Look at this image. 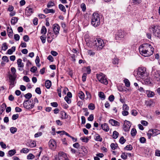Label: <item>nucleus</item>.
<instances>
[{
  "mask_svg": "<svg viewBox=\"0 0 160 160\" xmlns=\"http://www.w3.org/2000/svg\"><path fill=\"white\" fill-rule=\"evenodd\" d=\"M139 50L140 54L145 57H148L152 54L154 51L153 47L148 43H144L140 46Z\"/></svg>",
  "mask_w": 160,
  "mask_h": 160,
  "instance_id": "nucleus-1",
  "label": "nucleus"
},
{
  "mask_svg": "<svg viewBox=\"0 0 160 160\" xmlns=\"http://www.w3.org/2000/svg\"><path fill=\"white\" fill-rule=\"evenodd\" d=\"M136 72L137 74L135 76L137 78L145 79L149 75L146 68L144 67L139 68Z\"/></svg>",
  "mask_w": 160,
  "mask_h": 160,
  "instance_id": "nucleus-2",
  "label": "nucleus"
},
{
  "mask_svg": "<svg viewBox=\"0 0 160 160\" xmlns=\"http://www.w3.org/2000/svg\"><path fill=\"white\" fill-rule=\"evenodd\" d=\"M100 15L97 13L93 14L91 24L94 27H97L100 24Z\"/></svg>",
  "mask_w": 160,
  "mask_h": 160,
  "instance_id": "nucleus-3",
  "label": "nucleus"
},
{
  "mask_svg": "<svg viewBox=\"0 0 160 160\" xmlns=\"http://www.w3.org/2000/svg\"><path fill=\"white\" fill-rule=\"evenodd\" d=\"M92 44L97 50L102 49L104 46V43L102 40L100 39H97L92 42Z\"/></svg>",
  "mask_w": 160,
  "mask_h": 160,
  "instance_id": "nucleus-4",
  "label": "nucleus"
},
{
  "mask_svg": "<svg viewBox=\"0 0 160 160\" xmlns=\"http://www.w3.org/2000/svg\"><path fill=\"white\" fill-rule=\"evenodd\" d=\"M97 78L101 83L107 85L108 84V81L106 76L102 73H100L97 74Z\"/></svg>",
  "mask_w": 160,
  "mask_h": 160,
  "instance_id": "nucleus-5",
  "label": "nucleus"
},
{
  "mask_svg": "<svg viewBox=\"0 0 160 160\" xmlns=\"http://www.w3.org/2000/svg\"><path fill=\"white\" fill-rule=\"evenodd\" d=\"M152 79L155 82H160V71H156L153 72H152Z\"/></svg>",
  "mask_w": 160,
  "mask_h": 160,
  "instance_id": "nucleus-6",
  "label": "nucleus"
},
{
  "mask_svg": "<svg viewBox=\"0 0 160 160\" xmlns=\"http://www.w3.org/2000/svg\"><path fill=\"white\" fill-rule=\"evenodd\" d=\"M152 29L154 36L158 37H160V26L153 25L152 27Z\"/></svg>",
  "mask_w": 160,
  "mask_h": 160,
  "instance_id": "nucleus-7",
  "label": "nucleus"
},
{
  "mask_svg": "<svg viewBox=\"0 0 160 160\" xmlns=\"http://www.w3.org/2000/svg\"><path fill=\"white\" fill-rule=\"evenodd\" d=\"M124 37V33L121 30H119L117 33L115 38L116 40H120Z\"/></svg>",
  "mask_w": 160,
  "mask_h": 160,
  "instance_id": "nucleus-8",
  "label": "nucleus"
},
{
  "mask_svg": "<svg viewBox=\"0 0 160 160\" xmlns=\"http://www.w3.org/2000/svg\"><path fill=\"white\" fill-rule=\"evenodd\" d=\"M131 126L130 122L125 120L124 121L123 127L124 130L126 132L128 131L129 130Z\"/></svg>",
  "mask_w": 160,
  "mask_h": 160,
  "instance_id": "nucleus-9",
  "label": "nucleus"
},
{
  "mask_svg": "<svg viewBox=\"0 0 160 160\" xmlns=\"http://www.w3.org/2000/svg\"><path fill=\"white\" fill-rule=\"evenodd\" d=\"M49 146L51 149L52 150H55L57 146L56 142L53 139L50 140L49 142Z\"/></svg>",
  "mask_w": 160,
  "mask_h": 160,
  "instance_id": "nucleus-10",
  "label": "nucleus"
},
{
  "mask_svg": "<svg viewBox=\"0 0 160 160\" xmlns=\"http://www.w3.org/2000/svg\"><path fill=\"white\" fill-rule=\"evenodd\" d=\"M66 154L63 152H60L58 153V157H56V160H63L66 158Z\"/></svg>",
  "mask_w": 160,
  "mask_h": 160,
  "instance_id": "nucleus-11",
  "label": "nucleus"
},
{
  "mask_svg": "<svg viewBox=\"0 0 160 160\" xmlns=\"http://www.w3.org/2000/svg\"><path fill=\"white\" fill-rule=\"evenodd\" d=\"M17 76L13 75L11 74L9 75L8 78L10 80V85H13L14 84V82Z\"/></svg>",
  "mask_w": 160,
  "mask_h": 160,
  "instance_id": "nucleus-12",
  "label": "nucleus"
},
{
  "mask_svg": "<svg viewBox=\"0 0 160 160\" xmlns=\"http://www.w3.org/2000/svg\"><path fill=\"white\" fill-rule=\"evenodd\" d=\"M60 27L57 24H55L53 26V30L55 35H58L59 32Z\"/></svg>",
  "mask_w": 160,
  "mask_h": 160,
  "instance_id": "nucleus-13",
  "label": "nucleus"
},
{
  "mask_svg": "<svg viewBox=\"0 0 160 160\" xmlns=\"http://www.w3.org/2000/svg\"><path fill=\"white\" fill-rule=\"evenodd\" d=\"M101 127L103 131L105 132H108L109 129L108 124L106 123H104L103 124H101Z\"/></svg>",
  "mask_w": 160,
  "mask_h": 160,
  "instance_id": "nucleus-14",
  "label": "nucleus"
},
{
  "mask_svg": "<svg viewBox=\"0 0 160 160\" xmlns=\"http://www.w3.org/2000/svg\"><path fill=\"white\" fill-rule=\"evenodd\" d=\"M150 132H152L153 137L155 136L160 134V131L157 129H153L150 130Z\"/></svg>",
  "mask_w": 160,
  "mask_h": 160,
  "instance_id": "nucleus-15",
  "label": "nucleus"
},
{
  "mask_svg": "<svg viewBox=\"0 0 160 160\" xmlns=\"http://www.w3.org/2000/svg\"><path fill=\"white\" fill-rule=\"evenodd\" d=\"M33 13L32 9L31 8L27 7L25 10V13L28 16L30 15Z\"/></svg>",
  "mask_w": 160,
  "mask_h": 160,
  "instance_id": "nucleus-16",
  "label": "nucleus"
},
{
  "mask_svg": "<svg viewBox=\"0 0 160 160\" xmlns=\"http://www.w3.org/2000/svg\"><path fill=\"white\" fill-rule=\"evenodd\" d=\"M109 123L112 126H119L120 123L117 121L113 119H110L109 121Z\"/></svg>",
  "mask_w": 160,
  "mask_h": 160,
  "instance_id": "nucleus-17",
  "label": "nucleus"
},
{
  "mask_svg": "<svg viewBox=\"0 0 160 160\" xmlns=\"http://www.w3.org/2000/svg\"><path fill=\"white\" fill-rule=\"evenodd\" d=\"M146 94H147L148 97L151 98L154 96V93L153 92L149 90H147L146 91Z\"/></svg>",
  "mask_w": 160,
  "mask_h": 160,
  "instance_id": "nucleus-18",
  "label": "nucleus"
},
{
  "mask_svg": "<svg viewBox=\"0 0 160 160\" xmlns=\"http://www.w3.org/2000/svg\"><path fill=\"white\" fill-rule=\"evenodd\" d=\"M7 31L8 36L9 37H12V28L8 27L7 28Z\"/></svg>",
  "mask_w": 160,
  "mask_h": 160,
  "instance_id": "nucleus-19",
  "label": "nucleus"
},
{
  "mask_svg": "<svg viewBox=\"0 0 160 160\" xmlns=\"http://www.w3.org/2000/svg\"><path fill=\"white\" fill-rule=\"evenodd\" d=\"M18 17H13L12 18L11 21V24L14 25L18 22Z\"/></svg>",
  "mask_w": 160,
  "mask_h": 160,
  "instance_id": "nucleus-20",
  "label": "nucleus"
},
{
  "mask_svg": "<svg viewBox=\"0 0 160 160\" xmlns=\"http://www.w3.org/2000/svg\"><path fill=\"white\" fill-rule=\"evenodd\" d=\"M51 35H52L53 36V33H51V32H48V33L47 34V35L48 36L47 37V41L48 42H51L53 39V38H51L50 37V36Z\"/></svg>",
  "mask_w": 160,
  "mask_h": 160,
  "instance_id": "nucleus-21",
  "label": "nucleus"
},
{
  "mask_svg": "<svg viewBox=\"0 0 160 160\" xmlns=\"http://www.w3.org/2000/svg\"><path fill=\"white\" fill-rule=\"evenodd\" d=\"M17 64L18 67L22 68L24 67L23 63L22 62V60L20 58H19L17 60Z\"/></svg>",
  "mask_w": 160,
  "mask_h": 160,
  "instance_id": "nucleus-22",
  "label": "nucleus"
},
{
  "mask_svg": "<svg viewBox=\"0 0 160 160\" xmlns=\"http://www.w3.org/2000/svg\"><path fill=\"white\" fill-rule=\"evenodd\" d=\"M94 139L95 140L101 142L102 141V138L100 137V136L98 134H96L94 136Z\"/></svg>",
  "mask_w": 160,
  "mask_h": 160,
  "instance_id": "nucleus-23",
  "label": "nucleus"
},
{
  "mask_svg": "<svg viewBox=\"0 0 160 160\" xmlns=\"http://www.w3.org/2000/svg\"><path fill=\"white\" fill-rule=\"evenodd\" d=\"M33 99H31L29 102L28 104V106L30 107L29 108H28V109H30L32 108H33L34 106V104L33 103Z\"/></svg>",
  "mask_w": 160,
  "mask_h": 160,
  "instance_id": "nucleus-24",
  "label": "nucleus"
},
{
  "mask_svg": "<svg viewBox=\"0 0 160 160\" xmlns=\"http://www.w3.org/2000/svg\"><path fill=\"white\" fill-rule=\"evenodd\" d=\"M45 85L46 88L49 89L51 86V82L49 80H47L45 82Z\"/></svg>",
  "mask_w": 160,
  "mask_h": 160,
  "instance_id": "nucleus-25",
  "label": "nucleus"
},
{
  "mask_svg": "<svg viewBox=\"0 0 160 160\" xmlns=\"http://www.w3.org/2000/svg\"><path fill=\"white\" fill-rule=\"evenodd\" d=\"M28 104L29 100H28L24 101L23 103V106L24 108L28 109V108H29L30 107L28 106Z\"/></svg>",
  "mask_w": 160,
  "mask_h": 160,
  "instance_id": "nucleus-26",
  "label": "nucleus"
},
{
  "mask_svg": "<svg viewBox=\"0 0 160 160\" xmlns=\"http://www.w3.org/2000/svg\"><path fill=\"white\" fill-rule=\"evenodd\" d=\"M28 146L31 148H33L36 146V143L35 141H31L28 143Z\"/></svg>",
  "mask_w": 160,
  "mask_h": 160,
  "instance_id": "nucleus-27",
  "label": "nucleus"
},
{
  "mask_svg": "<svg viewBox=\"0 0 160 160\" xmlns=\"http://www.w3.org/2000/svg\"><path fill=\"white\" fill-rule=\"evenodd\" d=\"M44 12L46 13H54L55 12L53 9L46 8L44 10Z\"/></svg>",
  "mask_w": 160,
  "mask_h": 160,
  "instance_id": "nucleus-28",
  "label": "nucleus"
},
{
  "mask_svg": "<svg viewBox=\"0 0 160 160\" xmlns=\"http://www.w3.org/2000/svg\"><path fill=\"white\" fill-rule=\"evenodd\" d=\"M47 32V29L45 26H42L41 31V32L42 34L45 35Z\"/></svg>",
  "mask_w": 160,
  "mask_h": 160,
  "instance_id": "nucleus-29",
  "label": "nucleus"
},
{
  "mask_svg": "<svg viewBox=\"0 0 160 160\" xmlns=\"http://www.w3.org/2000/svg\"><path fill=\"white\" fill-rule=\"evenodd\" d=\"M61 115L62 116V119H65L68 118V116L67 115L66 113L64 111H61Z\"/></svg>",
  "mask_w": 160,
  "mask_h": 160,
  "instance_id": "nucleus-30",
  "label": "nucleus"
},
{
  "mask_svg": "<svg viewBox=\"0 0 160 160\" xmlns=\"http://www.w3.org/2000/svg\"><path fill=\"white\" fill-rule=\"evenodd\" d=\"M8 47L6 43L4 42L2 44V50L5 51L8 49Z\"/></svg>",
  "mask_w": 160,
  "mask_h": 160,
  "instance_id": "nucleus-31",
  "label": "nucleus"
},
{
  "mask_svg": "<svg viewBox=\"0 0 160 160\" xmlns=\"http://www.w3.org/2000/svg\"><path fill=\"white\" fill-rule=\"evenodd\" d=\"M98 96L101 99H104L105 96L104 93L102 92H100L98 93Z\"/></svg>",
  "mask_w": 160,
  "mask_h": 160,
  "instance_id": "nucleus-32",
  "label": "nucleus"
},
{
  "mask_svg": "<svg viewBox=\"0 0 160 160\" xmlns=\"http://www.w3.org/2000/svg\"><path fill=\"white\" fill-rule=\"evenodd\" d=\"M59 8L62 11L65 12L66 10L65 7L62 4H60L59 5Z\"/></svg>",
  "mask_w": 160,
  "mask_h": 160,
  "instance_id": "nucleus-33",
  "label": "nucleus"
},
{
  "mask_svg": "<svg viewBox=\"0 0 160 160\" xmlns=\"http://www.w3.org/2000/svg\"><path fill=\"white\" fill-rule=\"evenodd\" d=\"M78 96L82 100H83L84 98V94L82 92H80L78 93Z\"/></svg>",
  "mask_w": 160,
  "mask_h": 160,
  "instance_id": "nucleus-34",
  "label": "nucleus"
},
{
  "mask_svg": "<svg viewBox=\"0 0 160 160\" xmlns=\"http://www.w3.org/2000/svg\"><path fill=\"white\" fill-rule=\"evenodd\" d=\"M17 129L16 128L12 127L10 128V131L11 133L14 134L17 132Z\"/></svg>",
  "mask_w": 160,
  "mask_h": 160,
  "instance_id": "nucleus-35",
  "label": "nucleus"
},
{
  "mask_svg": "<svg viewBox=\"0 0 160 160\" xmlns=\"http://www.w3.org/2000/svg\"><path fill=\"white\" fill-rule=\"evenodd\" d=\"M118 132L116 131H114L113 133V138L114 139H116L118 136Z\"/></svg>",
  "mask_w": 160,
  "mask_h": 160,
  "instance_id": "nucleus-36",
  "label": "nucleus"
},
{
  "mask_svg": "<svg viewBox=\"0 0 160 160\" xmlns=\"http://www.w3.org/2000/svg\"><path fill=\"white\" fill-rule=\"evenodd\" d=\"M137 133V131L135 129L132 128L131 131V134L132 136H134L136 135Z\"/></svg>",
  "mask_w": 160,
  "mask_h": 160,
  "instance_id": "nucleus-37",
  "label": "nucleus"
},
{
  "mask_svg": "<svg viewBox=\"0 0 160 160\" xmlns=\"http://www.w3.org/2000/svg\"><path fill=\"white\" fill-rule=\"evenodd\" d=\"M16 152V150H10L8 152V154L10 156H12L14 155Z\"/></svg>",
  "mask_w": 160,
  "mask_h": 160,
  "instance_id": "nucleus-38",
  "label": "nucleus"
},
{
  "mask_svg": "<svg viewBox=\"0 0 160 160\" xmlns=\"http://www.w3.org/2000/svg\"><path fill=\"white\" fill-rule=\"evenodd\" d=\"M29 151V149L26 148H23L21 151V153H28Z\"/></svg>",
  "mask_w": 160,
  "mask_h": 160,
  "instance_id": "nucleus-39",
  "label": "nucleus"
},
{
  "mask_svg": "<svg viewBox=\"0 0 160 160\" xmlns=\"http://www.w3.org/2000/svg\"><path fill=\"white\" fill-rule=\"evenodd\" d=\"M86 95L87 97L86 98V99H90L91 98V94L88 92L86 91Z\"/></svg>",
  "mask_w": 160,
  "mask_h": 160,
  "instance_id": "nucleus-40",
  "label": "nucleus"
},
{
  "mask_svg": "<svg viewBox=\"0 0 160 160\" xmlns=\"http://www.w3.org/2000/svg\"><path fill=\"white\" fill-rule=\"evenodd\" d=\"M125 85L127 87H129L130 85V82L127 79H125L124 80Z\"/></svg>",
  "mask_w": 160,
  "mask_h": 160,
  "instance_id": "nucleus-41",
  "label": "nucleus"
},
{
  "mask_svg": "<svg viewBox=\"0 0 160 160\" xmlns=\"http://www.w3.org/2000/svg\"><path fill=\"white\" fill-rule=\"evenodd\" d=\"M40 38L42 43H45L46 41V37L45 35H43L41 36Z\"/></svg>",
  "mask_w": 160,
  "mask_h": 160,
  "instance_id": "nucleus-42",
  "label": "nucleus"
},
{
  "mask_svg": "<svg viewBox=\"0 0 160 160\" xmlns=\"http://www.w3.org/2000/svg\"><path fill=\"white\" fill-rule=\"evenodd\" d=\"M141 2V0H133L132 1V3L133 4H138Z\"/></svg>",
  "mask_w": 160,
  "mask_h": 160,
  "instance_id": "nucleus-43",
  "label": "nucleus"
},
{
  "mask_svg": "<svg viewBox=\"0 0 160 160\" xmlns=\"http://www.w3.org/2000/svg\"><path fill=\"white\" fill-rule=\"evenodd\" d=\"M132 148V147L131 145H127L124 148V149L127 150H131Z\"/></svg>",
  "mask_w": 160,
  "mask_h": 160,
  "instance_id": "nucleus-44",
  "label": "nucleus"
},
{
  "mask_svg": "<svg viewBox=\"0 0 160 160\" xmlns=\"http://www.w3.org/2000/svg\"><path fill=\"white\" fill-rule=\"evenodd\" d=\"M11 70L12 73V75L17 76L16 74V70L14 68H11Z\"/></svg>",
  "mask_w": 160,
  "mask_h": 160,
  "instance_id": "nucleus-45",
  "label": "nucleus"
},
{
  "mask_svg": "<svg viewBox=\"0 0 160 160\" xmlns=\"http://www.w3.org/2000/svg\"><path fill=\"white\" fill-rule=\"evenodd\" d=\"M88 108L89 109L93 110L95 109L94 105L92 103H90L88 106Z\"/></svg>",
  "mask_w": 160,
  "mask_h": 160,
  "instance_id": "nucleus-46",
  "label": "nucleus"
},
{
  "mask_svg": "<svg viewBox=\"0 0 160 160\" xmlns=\"http://www.w3.org/2000/svg\"><path fill=\"white\" fill-rule=\"evenodd\" d=\"M54 3L53 2H50L48 3L47 5V6L48 8H50L54 6Z\"/></svg>",
  "mask_w": 160,
  "mask_h": 160,
  "instance_id": "nucleus-47",
  "label": "nucleus"
},
{
  "mask_svg": "<svg viewBox=\"0 0 160 160\" xmlns=\"http://www.w3.org/2000/svg\"><path fill=\"white\" fill-rule=\"evenodd\" d=\"M25 98L27 99H29L32 97V94L30 93H28L24 95Z\"/></svg>",
  "mask_w": 160,
  "mask_h": 160,
  "instance_id": "nucleus-48",
  "label": "nucleus"
},
{
  "mask_svg": "<svg viewBox=\"0 0 160 160\" xmlns=\"http://www.w3.org/2000/svg\"><path fill=\"white\" fill-rule=\"evenodd\" d=\"M34 156L32 154L30 153L29 154L27 157V159H32L34 158Z\"/></svg>",
  "mask_w": 160,
  "mask_h": 160,
  "instance_id": "nucleus-49",
  "label": "nucleus"
},
{
  "mask_svg": "<svg viewBox=\"0 0 160 160\" xmlns=\"http://www.w3.org/2000/svg\"><path fill=\"white\" fill-rule=\"evenodd\" d=\"M80 139L83 142H87L89 140V139L87 138L81 137Z\"/></svg>",
  "mask_w": 160,
  "mask_h": 160,
  "instance_id": "nucleus-50",
  "label": "nucleus"
},
{
  "mask_svg": "<svg viewBox=\"0 0 160 160\" xmlns=\"http://www.w3.org/2000/svg\"><path fill=\"white\" fill-rule=\"evenodd\" d=\"M125 141L126 140L124 139L123 137H121L119 139V142L122 144L124 143Z\"/></svg>",
  "mask_w": 160,
  "mask_h": 160,
  "instance_id": "nucleus-51",
  "label": "nucleus"
},
{
  "mask_svg": "<svg viewBox=\"0 0 160 160\" xmlns=\"http://www.w3.org/2000/svg\"><path fill=\"white\" fill-rule=\"evenodd\" d=\"M64 99L68 104H70L71 103V99L67 96L65 97Z\"/></svg>",
  "mask_w": 160,
  "mask_h": 160,
  "instance_id": "nucleus-52",
  "label": "nucleus"
},
{
  "mask_svg": "<svg viewBox=\"0 0 160 160\" xmlns=\"http://www.w3.org/2000/svg\"><path fill=\"white\" fill-rule=\"evenodd\" d=\"M122 108L123 110L128 111L129 110V107L125 104L123 105Z\"/></svg>",
  "mask_w": 160,
  "mask_h": 160,
  "instance_id": "nucleus-53",
  "label": "nucleus"
},
{
  "mask_svg": "<svg viewBox=\"0 0 160 160\" xmlns=\"http://www.w3.org/2000/svg\"><path fill=\"white\" fill-rule=\"evenodd\" d=\"M88 53L90 56H93L95 54V52L91 50L88 51Z\"/></svg>",
  "mask_w": 160,
  "mask_h": 160,
  "instance_id": "nucleus-54",
  "label": "nucleus"
},
{
  "mask_svg": "<svg viewBox=\"0 0 160 160\" xmlns=\"http://www.w3.org/2000/svg\"><path fill=\"white\" fill-rule=\"evenodd\" d=\"M140 142L141 143H144L146 142V139L145 138L143 137L140 138L139 139Z\"/></svg>",
  "mask_w": 160,
  "mask_h": 160,
  "instance_id": "nucleus-55",
  "label": "nucleus"
},
{
  "mask_svg": "<svg viewBox=\"0 0 160 160\" xmlns=\"http://www.w3.org/2000/svg\"><path fill=\"white\" fill-rule=\"evenodd\" d=\"M138 114V112H137V111L135 110H132L131 111V114L134 116H136L137 114Z\"/></svg>",
  "mask_w": 160,
  "mask_h": 160,
  "instance_id": "nucleus-56",
  "label": "nucleus"
},
{
  "mask_svg": "<svg viewBox=\"0 0 160 160\" xmlns=\"http://www.w3.org/2000/svg\"><path fill=\"white\" fill-rule=\"evenodd\" d=\"M0 145L2 148H3L5 149L6 148V144L2 142H0Z\"/></svg>",
  "mask_w": 160,
  "mask_h": 160,
  "instance_id": "nucleus-57",
  "label": "nucleus"
},
{
  "mask_svg": "<svg viewBox=\"0 0 160 160\" xmlns=\"http://www.w3.org/2000/svg\"><path fill=\"white\" fill-rule=\"evenodd\" d=\"M94 119L93 115L92 114L89 115V117L88 118V121H92Z\"/></svg>",
  "mask_w": 160,
  "mask_h": 160,
  "instance_id": "nucleus-58",
  "label": "nucleus"
},
{
  "mask_svg": "<svg viewBox=\"0 0 160 160\" xmlns=\"http://www.w3.org/2000/svg\"><path fill=\"white\" fill-rule=\"evenodd\" d=\"M81 7L83 11H85L86 9V5L84 3H82L81 5Z\"/></svg>",
  "mask_w": 160,
  "mask_h": 160,
  "instance_id": "nucleus-59",
  "label": "nucleus"
},
{
  "mask_svg": "<svg viewBox=\"0 0 160 160\" xmlns=\"http://www.w3.org/2000/svg\"><path fill=\"white\" fill-rule=\"evenodd\" d=\"M23 80L26 82H28L30 81L29 78L27 76H24L23 77Z\"/></svg>",
  "mask_w": 160,
  "mask_h": 160,
  "instance_id": "nucleus-60",
  "label": "nucleus"
},
{
  "mask_svg": "<svg viewBox=\"0 0 160 160\" xmlns=\"http://www.w3.org/2000/svg\"><path fill=\"white\" fill-rule=\"evenodd\" d=\"M35 92L38 94H41V89L40 88H37L35 89Z\"/></svg>",
  "mask_w": 160,
  "mask_h": 160,
  "instance_id": "nucleus-61",
  "label": "nucleus"
},
{
  "mask_svg": "<svg viewBox=\"0 0 160 160\" xmlns=\"http://www.w3.org/2000/svg\"><path fill=\"white\" fill-rule=\"evenodd\" d=\"M87 77V74L85 73H83L82 76V81L83 82H84L86 80Z\"/></svg>",
  "mask_w": 160,
  "mask_h": 160,
  "instance_id": "nucleus-62",
  "label": "nucleus"
},
{
  "mask_svg": "<svg viewBox=\"0 0 160 160\" xmlns=\"http://www.w3.org/2000/svg\"><path fill=\"white\" fill-rule=\"evenodd\" d=\"M37 70V68L36 67L34 66L32 67L30 70L31 72H35Z\"/></svg>",
  "mask_w": 160,
  "mask_h": 160,
  "instance_id": "nucleus-63",
  "label": "nucleus"
},
{
  "mask_svg": "<svg viewBox=\"0 0 160 160\" xmlns=\"http://www.w3.org/2000/svg\"><path fill=\"white\" fill-rule=\"evenodd\" d=\"M117 147V145L114 143H112L111 145V147L113 150L115 149Z\"/></svg>",
  "mask_w": 160,
  "mask_h": 160,
  "instance_id": "nucleus-64",
  "label": "nucleus"
}]
</instances>
